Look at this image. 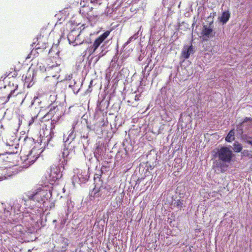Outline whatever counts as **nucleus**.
<instances>
[{
  "label": "nucleus",
  "mask_w": 252,
  "mask_h": 252,
  "mask_svg": "<svg viewBox=\"0 0 252 252\" xmlns=\"http://www.w3.org/2000/svg\"><path fill=\"white\" fill-rule=\"evenodd\" d=\"M110 33V31H106L94 40L93 45L88 49V53L90 55L94 53L102 42L108 36Z\"/></svg>",
  "instance_id": "obj_7"
},
{
  "label": "nucleus",
  "mask_w": 252,
  "mask_h": 252,
  "mask_svg": "<svg viewBox=\"0 0 252 252\" xmlns=\"http://www.w3.org/2000/svg\"><path fill=\"white\" fill-rule=\"evenodd\" d=\"M246 143H247L252 146V140L247 141H246Z\"/></svg>",
  "instance_id": "obj_44"
},
{
  "label": "nucleus",
  "mask_w": 252,
  "mask_h": 252,
  "mask_svg": "<svg viewBox=\"0 0 252 252\" xmlns=\"http://www.w3.org/2000/svg\"><path fill=\"white\" fill-rule=\"evenodd\" d=\"M3 125H1L0 126V128H3Z\"/></svg>",
  "instance_id": "obj_51"
},
{
  "label": "nucleus",
  "mask_w": 252,
  "mask_h": 252,
  "mask_svg": "<svg viewBox=\"0 0 252 252\" xmlns=\"http://www.w3.org/2000/svg\"><path fill=\"white\" fill-rule=\"evenodd\" d=\"M81 31L78 30H72L67 35V39L70 44L75 41V37L81 35Z\"/></svg>",
  "instance_id": "obj_16"
},
{
  "label": "nucleus",
  "mask_w": 252,
  "mask_h": 252,
  "mask_svg": "<svg viewBox=\"0 0 252 252\" xmlns=\"http://www.w3.org/2000/svg\"><path fill=\"white\" fill-rule=\"evenodd\" d=\"M94 188L91 195H94V197H103L106 195L108 193V189L106 186H104L103 183H94Z\"/></svg>",
  "instance_id": "obj_6"
},
{
  "label": "nucleus",
  "mask_w": 252,
  "mask_h": 252,
  "mask_svg": "<svg viewBox=\"0 0 252 252\" xmlns=\"http://www.w3.org/2000/svg\"><path fill=\"white\" fill-rule=\"evenodd\" d=\"M27 157H28L27 158L26 160H25V163L26 164L29 163V165H31V164H32V163H33L34 160H31L30 159L31 155H28Z\"/></svg>",
  "instance_id": "obj_39"
},
{
  "label": "nucleus",
  "mask_w": 252,
  "mask_h": 252,
  "mask_svg": "<svg viewBox=\"0 0 252 252\" xmlns=\"http://www.w3.org/2000/svg\"><path fill=\"white\" fill-rule=\"evenodd\" d=\"M138 59H139V61H141V60H142V59H141V56H140V57L138 58Z\"/></svg>",
  "instance_id": "obj_49"
},
{
  "label": "nucleus",
  "mask_w": 252,
  "mask_h": 252,
  "mask_svg": "<svg viewBox=\"0 0 252 252\" xmlns=\"http://www.w3.org/2000/svg\"><path fill=\"white\" fill-rule=\"evenodd\" d=\"M90 177V174L88 170L79 171L76 175L73 176V180L79 184H84Z\"/></svg>",
  "instance_id": "obj_9"
},
{
  "label": "nucleus",
  "mask_w": 252,
  "mask_h": 252,
  "mask_svg": "<svg viewBox=\"0 0 252 252\" xmlns=\"http://www.w3.org/2000/svg\"><path fill=\"white\" fill-rule=\"evenodd\" d=\"M122 71H124V68L122 69L121 70Z\"/></svg>",
  "instance_id": "obj_52"
},
{
  "label": "nucleus",
  "mask_w": 252,
  "mask_h": 252,
  "mask_svg": "<svg viewBox=\"0 0 252 252\" xmlns=\"http://www.w3.org/2000/svg\"><path fill=\"white\" fill-rule=\"evenodd\" d=\"M4 175L0 176V181L6 179L7 177H11L12 175V173H13V171L11 169H6L4 171Z\"/></svg>",
  "instance_id": "obj_25"
},
{
  "label": "nucleus",
  "mask_w": 252,
  "mask_h": 252,
  "mask_svg": "<svg viewBox=\"0 0 252 252\" xmlns=\"http://www.w3.org/2000/svg\"><path fill=\"white\" fill-rule=\"evenodd\" d=\"M215 15H216V13L215 12L213 13H211L210 15L208 17L207 19L208 20H209L210 19H212V17H214Z\"/></svg>",
  "instance_id": "obj_41"
},
{
  "label": "nucleus",
  "mask_w": 252,
  "mask_h": 252,
  "mask_svg": "<svg viewBox=\"0 0 252 252\" xmlns=\"http://www.w3.org/2000/svg\"><path fill=\"white\" fill-rule=\"evenodd\" d=\"M183 200L178 199L174 203V206L177 207L178 208H182L183 207Z\"/></svg>",
  "instance_id": "obj_33"
},
{
  "label": "nucleus",
  "mask_w": 252,
  "mask_h": 252,
  "mask_svg": "<svg viewBox=\"0 0 252 252\" xmlns=\"http://www.w3.org/2000/svg\"><path fill=\"white\" fill-rule=\"evenodd\" d=\"M235 140V130L232 129L230 130L225 137V140L228 142H231Z\"/></svg>",
  "instance_id": "obj_22"
},
{
  "label": "nucleus",
  "mask_w": 252,
  "mask_h": 252,
  "mask_svg": "<svg viewBox=\"0 0 252 252\" xmlns=\"http://www.w3.org/2000/svg\"><path fill=\"white\" fill-rule=\"evenodd\" d=\"M138 37V35L137 34H134L133 36H131L130 38H129V40H134L135 39H136Z\"/></svg>",
  "instance_id": "obj_40"
},
{
  "label": "nucleus",
  "mask_w": 252,
  "mask_h": 252,
  "mask_svg": "<svg viewBox=\"0 0 252 252\" xmlns=\"http://www.w3.org/2000/svg\"><path fill=\"white\" fill-rule=\"evenodd\" d=\"M132 40H129V38L128 39V40H127V41L125 43V45H127Z\"/></svg>",
  "instance_id": "obj_45"
},
{
  "label": "nucleus",
  "mask_w": 252,
  "mask_h": 252,
  "mask_svg": "<svg viewBox=\"0 0 252 252\" xmlns=\"http://www.w3.org/2000/svg\"><path fill=\"white\" fill-rule=\"evenodd\" d=\"M135 100H136V101L139 100V98H138L137 95H135Z\"/></svg>",
  "instance_id": "obj_46"
},
{
  "label": "nucleus",
  "mask_w": 252,
  "mask_h": 252,
  "mask_svg": "<svg viewBox=\"0 0 252 252\" xmlns=\"http://www.w3.org/2000/svg\"><path fill=\"white\" fill-rule=\"evenodd\" d=\"M64 165L59 163L58 166L53 165L51 167L50 172L48 174V180L50 184L53 185L55 182L60 179L63 176V171Z\"/></svg>",
  "instance_id": "obj_2"
},
{
  "label": "nucleus",
  "mask_w": 252,
  "mask_h": 252,
  "mask_svg": "<svg viewBox=\"0 0 252 252\" xmlns=\"http://www.w3.org/2000/svg\"><path fill=\"white\" fill-rule=\"evenodd\" d=\"M58 110V108L54 106L53 107H52L49 111V114L50 115H54V113H56L57 112V110Z\"/></svg>",
  "instance_id": "obj_38"
},
{
  "label": "nucleus",
  "mask_w": 252,
  "mask_h": 252,
  "mask_svg": "<svg viewBox=\"0 0 252 252\" xmlns=\"http://www.w3.org/2000/svg\"><path fill=\"white\" fill-rule=\"evenodd\" d=\"M243 149V146L238 141H235L233 144V150L235 153L241 152Z\"/></svg>",
  "instance_id": "obj_23"
},
{
  "label": "nucleus",
  "mask_w": 252,
  "mask_h": 252,
  "mask_svg": "<svg viewBox=\"0 0 252 252\" xmlns=\"http://www.w3.org/2000/svg\"><path fill=\"white\" fill-rule=\"evenodd\" d=\"M247 134H239L240 136H241V139L246 142V141H249V140L248 139V137L247 136Z\"/></svg>",
  "instance_id": "obj_36"
},
{
  "label": "nucleus",
  "mask_w": 252,
  "mask_h": 252,
  "mask_svg": "<svg viewBox=\"0 0 252 252\" xmlns=\"http://www.w3.org/2000/svg\"><path fill=\"white\" fill-rule=\"evenodd\" d=\"M14 92V91H11L10 93L8 94V96H7V100L6 101H7L10 98V97L11 96V95H12V94Z\"/></svg>",
  "instance_id": "obj_42"
},
{
  "label": "nucleus",
  "mask_w": 252,
  "mask_h": 252,
  "mask_svg": "<svg viewBox=\"0 0 252 252\" xmlns=\"http://www.w3.org/2000/svg\"><path fill=\"white\" fill-rule=\"evenodd\" d=\"M161 8H158L156 10L155 13V16L156 17L155 18H158L159 19L160 18L161 15Z\"/></svg>",
  "instance_id": "obj_34"
},
{
  "label": "nucleus",
  "mask_w": 252,
  "mask_h": 252,
  "mask_svg": "<svg viewBox=\"0 0 252 252\" xmlns=\"http://www.w3.org/2000/svg\"><path fill=\"white\" fill-rule=\"evenodd\" d=\"M80 82L73 81V82H71L69 85V87L71 88L73 93L75 94H77L80 90Z\"/></svg>",
  "instance_id": "obj_20"
},
{
  "label": "nucleus",
  "mask_w": 252,
  "mask_h": 252,
  "mask_svg": "<svg viewBox=\"0 0 252 252\" xmlns=\"http://www.w3.org/2000/svg\"><path fill=\"white\" fill-rule=\"evenodd\" d=\"M3 214L5 217L8 218V219L10 217L11 215V211L12 209V206L9 204L7 206H5L4 208Z\"/></svg>",
  "instance_id": "obj_26"
},
{
  "label": "nucleus",
  "mask_w": 252,
  "mask_h": 252,
  "mask_svg": "<svg viewBox=\"0 0 252 252\" xmlns=\"http://www.w3.org/2000/svg\"><path fill=\"white\" fill-rule=\"evenodd\" d=\"M151 67H149L148 64L144 68V70L143 71V73H144V75H146V72L147 71V75H149L150 72L151 71Z\"/></svg>",
  "instance_id": "obj_35"
},
{
  "label": "nucleus",
  "mask_w": 252,
  "mask_h": 252,
  "mask_svg": "<svg viewBox=\"0 0 252 252\" xmlns=\"http://www.w3.org/2000/svg\"><path fill=\"white\" fill-rule=\"evenodd\" d=\"M209 22V25H204L202 30V35L204 40H208V39L213 38L215 35V32L213 30V20Z\"/></svg>",
  "instance_id": "obj_8"
},
{
  "label": "nucleus",
  "mask_w": 252,
  "mask_h": 252,
  "mask_svg": "<svg viewBox=\"0 0 252 252\" xmlns=\"http://www.w3.org/2000/svg\"><path fill=\"white\" fill-rule=\"evenodd\" d=\"M80 35H79L78 36L76 37L75 39V41L74 42H73L72 44H73L74 46L77 45H80L84 43V40H81L80 39Z\"/></svg>",
  "instance_id": "obj_31"
},
{
  "label": "nucleus",
  "mask_w": 252,
  "mask_h": 252,
  "mask_svg": "<svg viewBox=\"0 0 252 252\" xmlns=\"http://www.w3.org/2000/svg\"><path fill=\"white\" fill-rule=\"evenodd\" d=\"M63 242H64V245L65 246H67L68 245V240L67 239H64Z\"/></svg>",
  "instance_id": "obj_43"
},
{
  "label": "nucleus",
  "mask_w": 252,
  "mask_h": 252,
  "mask_svg": "<svg viewBox=\"0 0 252 252\" xmlns=\"http://www.w3.org/2000/svg\"><path fill=\"white\" fill-rule=\"evenodd\" d=\"M241 157H248L249 158H252V152L248 150H244L241 151Z\"/></svg>",
  "instance_id": "obj_29"
},
{
  "label": "nucleus",
  "mask_w": 252,
  "mask_h": 252,
  "mask_svg": "<svg viewBox=\"0 0 252 252\" xmlns=\"http://www.w3.org/2000/svg\"><path fill=\"white\" fill-rule=\"evenodd\" d=\"M230 17V13L228 10L222 12L221 16L218 18V20L222 25L225 24L229 20Z\"/></svg>",
  "instance_id": "obj_15"
},
{
  "label": "nucleus",
  "mask_w": 252,
  "mask_h": 252,
  "mask_svg": "<svg viewBox=\"0 0 252 252\" xmlns=\"http://www.w3.org/2000/svg\"><path fill=\"white\" fill-rule=\"evenodd\" d=\"M97 120H98V121L96 124H94V126H91L87 122H86L87 127L89 131H98L97 127H100L104 126L105 123L104 121V118L101 117L97 118Z\"/></svg>",
  "instance_id": "obj_14"
},
{
  "label": "nucleus",
  "mask_w": 252,
  "mask_h": 252,
  "mask_svg": "<svg viewBox=\"0 0 252 252\" xmlns=\"http://www.w3.org/2000/svg\"><path fill=\"white\" fill-rule=\"evenodd\" d=\"M216 155L219 160L225 162H231L234 156L232 150L225 146L221 147L218 149Z\"/></svg>",
  "instance_id": "obj_3"
},
{
  "label": "nucleus",
  "mask_w": 252,
  "mask_h": 252,
  "mask_svg": "<svg viewBox=\"0 0 252 252\" xmlns=\"http://www.w3.org/2000/svg\"><path fill=\"white\" fill-rule=\"evenodd\" d=\"M115 59L114 58L113 59V60H112V61H111V63H112L113 62H114V61H115Z\"/></svg>",
  "instance_id": "obj_50"
},
{
  "label": "nucleus",
  "mask_w": 252,
  "mask_h": 252,
  "mask_svg": "<svg viewBox=\"0 0 252 252\" xmlns=\"http://www.w3.org/2000/svg\"><path fill=\"white\" fill-rule=\"evenodd\" d=\"M251 127H252V119L246 117L237 126L236 130L238 134L244 133L250 134L252 132Z\"/></svg>",
  "instance_id": "obj_4"
},
{
  "label": "nucleus",
  "mask_w": 252,
  "mask_h": 252,
  "mask_svg": "<svg viewBox=\"0 0 252 252\" xmlns=\"http://www.w3.org/2000/svg\"><path fill=\"white\" fill-rule=\"evenodd\" d=\"M195 53V50L193 47L192 43L189 45H184L181 52V58L185 59H188L189 58L190 55Z\"/></svg>",
  "instance_id": "obj_12"
},
{
  "label": "nucleus",
  "mask_w": 252,
  "mask_h": 252,
  "mask_svg": "<svg viewBox=\"0 0 252 252\" xmlns=\"http://www.w3.org/2000/svg\"><path fill=\"white\" fill-rule=\"evenodd\" d=\"M68 132L69 134L65 142V143H67L68 142V143H73L72 141L74 140L76 136V132L75 131V126L74 125H73L72 128Z\"/></svg>",
  "instance_id": "obj_18"
},
{
  "label": "nucleus",
  "mask_w": 252,
  "mask_h": 252,
  "mask_svg": "<svg viewBox=\"0 0 252 252\" xmlns=\"http://www.w3.org/2000/svg\"><path fill=\"white\" fill-rule=\"evenodd\" d=\"M88 8L89 10V12H91L93 10V8L92 7H88Z\"/></svg>",
  "instance_id": "obj_47"
},
{
  "label": "nucleus",
  "mask_w": 252,
  "mask_h": 252,
  "mask_svg": "<svg viewBox=\"0 0 252 252\" xmlns=\"http://www.w3.org/2000/svg\"><path fill=\"white\" fill-rule=\"evenodd\" d=\"M6 146L9 147V151L7 153L9 154H16L18 152V144H14L13 142L11 141L10 143H6Z\"/></svg>",
  "instance_id": "obj_17"
},
{
  "label": "nucleus",
  "mask_w": 252,
  "mask_h": 252,
  "mask_svg": "<svg viewBox=\"0 0 252 252\" xmlns=\"http://www.w3.org/2000/svg\"><path fill=\"white\" fill-rule=\"evenodd\" d=\"M109 169L110 166L108 165V162L105 161L104 163H103L100 170L98 171V172L103 174L108 171Z\"/></svg>",
  "instance_id": "obj_28"
},
{
  "label": "nucleus",
  "mask_w": 252,
  "mask_h": 252,
  "mask_svg": "<svg viewBox=\"0 0 252 252\" xmlns=\"http://www.w3.org/2000/svg\"><path fill=\"white\" fill-rule=\"evenodd\" d=\"M105 43L106 42H105V43L102 46H101V51L99 53L98 56L96 59V62L98 61V60L99 59L100 57L104 56L106 54V53L108 52V50L106 49V47H105Z\"/></svg>",
  "instance_id": "obj_27"
},
{
  "label": "nucleus",
  "mask_w": 252,
  "mask_h": 252,
  "mask_svg": "<svg viewBox=\"0 0 252 252\" xmlns=\"http://www.w3.org/2000/svg\"><path fill=\"white\" fill-rule=\"evenodd\" d=\"M126 152L123 151H119L117 152L115 156V160L116 162H121V163L123 162L122 159L124 158V156H126Z\"/></svg>",
  "instance_id": "obj_24"
},
{
  "label": "nucleus",
  "mask_w": 252,
  "mask_h": 252,
  "mask_svg": "<svg viewBox=\"0 0 252 252\" xmlns=\"http://www.w3.org/2000/svg\"><path fill=\"white\" fill-rule=\"evenodd\" d=\"M106 151V147L103 143H97L96 147L94 152V154L96 160L99 161L102 160V156Z\"/></svg>",
  "instance_id": "obj_10"
},
{
  "label": "nucleus",
  "mask_w": 252,
  "mask_h": 252,
  "mask_svg": "<svg viewBox=\"0 0 252 252\" xmlns=\"http://www.w3.org/2000/svg\"><path fill=\"white\" fill-rule=\"evenodd\" d=\"M52 195L50 190L42 189L40 188L32 191L28 192L23 197V200L26 205L29 203L30 206H37L39 207H45L48 198Z\"/></svg>",
  "instance_id": "obj_1"
},
{
  "label": "nucleus",
  "mask_w": 252,
  "mask_h": 252,
  "mask_svg": "<svg viewBox=\"0 0 252 252\" xmlns=\"http://www.w3.org/2000/svg\"><path fill=\"white\" fill-rule=\"evenodd\" d=\"M41 143H43L45 147H46L48 149L55 145L54 132L52 129L50 130L49 135L41 139Z\"/></svg>",
  "instance_id": "obj_11"
},
{
  "label": "nucleus",
  "mask_w": 252,
  "mask_h": 252,
  "mask_svg": "<svg viewBox=\"0 0 252 252\" xmlns=\"http://www.w3.org/2000/svg\"><path fill=\"white\" fill-rule=\"evenodd\" d=\"M106 105V108L108 106V102L107 100L98 101L96 106V111H103L104 110V107Z\"/></svg>",
  "instance_id": "obj_21"
},
{
  "label": "nucleus",
  "mask_w": 252,
  "mask_h": 252,
  "mask_svg": "<svg viewBox=\"0 0 252 252\" xmlns=\"http://www.w3.org/2000/svg\"><path fill=\"white\" fill-rule=\"evenodd\" d=\"M75 146L73 143L69 142L67 145L66 143L64 144V148L62 149V157L63 160L60 159V163L63 165L66 164L67 159L69 158V157L70 155L75 154Z\"/></svg>",
  "instance_id": "obj_5"
},
{
  "label": "nucleus",
  "mask_w": 252,
  "mask_h": 252,
  "mask_svg": "<svg viewBox=\"0 0 252 252\" xmlns=\"http://www.w3.org/2000/svg\"><path fill=\"white\" fill-rule=\"evenodd\" d=\"M230 162H225L223 161H221L220 160H219L218 159V161H217L216 163V166L217 168H219L220 169V171L221 172H223L225 171L228 167V163H229Z\"/></svg>",
  "instance_id": "obj_19"
},
{
  "label": "nucleus",
  "mask_w": 252,
  "mask_h": 252,
  "mask_svg": "<svg viewBox=\"0 0 252 252\" xmlns=\"http://www.w3.org/2000/svg\"><path fill=\"white\" fill-rule=\"evenodd\" d=\"M101 0H82L80 4L82 5V8L80 9V12H82V13L84 14H87L88 16H90L89 9L88 8V7H86L85 6V4L83 3L85 2H88V1H90L91 3H93L94 4H97L98 5H100Z\"/></svg>",
  "instance_id": "obj_13"
},
{
  "label": "nucleus",
  "mask_w": 252,
  "mask_h": 252,
  "mask_svg": "<svg viewBox=\"0 0 252 252\" xmlns=\"http://www.w3.org/2000/svg\"><path fill=\"white\" fill-rule=\"evenodd\" d=\"M72 74H71V75H69V76H68V78H69V79H70V78H72Z\"/></svg>",
  "instance_id": "obj_48"
},
{
  "label": "nucleus",
  "mask_w": 252,
  "mask_h": 252,
  "mask_svg": "<svg viewBox=\"0 0 252 252\" xmlns=\"http://www.w3.org/2000/svg\"><path fill=\"white\" fill-rule=\"evenodd\" d=\"M81 138L82 139V140L83 141V140H87V141H86V143L85 144L84 143H83V147L85 149H86V147H87V146L89 144V140H88V134H87L86 135H83V136H81Z\"/></svg>",
  "instance_id": "obj_32"
},
{
  "label": "nucleus",
  "mask_w": 252,
  "mask_h": 252,
  "mask_svg": "<svg viewBox=\"0 0 252 252\" xmlns=\"http://www.w3.org/2000/svg\"><path fill=\"white\" fill-rule=\"evenodd\" d=\"M36 49H45L46 48V45L44 43L42 45H40V42H38L35 46Z\"/></svg>",
  "instance_id": "obj_37"
},
{
  "label": "nucleus",
  "mask_w": 252,
  "mask_h": 252,
  "mask_svg": "<svg viewBox=\"0 0 252 252\" xmlns=\"http://www.w3.org/2000/svg\"><path fill=\"white\" fill-rule=\"evenodd\" d=\"M102 174V173L99 172L98 173H95L94 178V183H103L102 180L100 178Z\"/></svg>",
  "instance_id": "obj_30"
}]
</instances>
